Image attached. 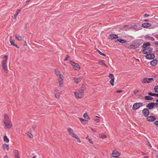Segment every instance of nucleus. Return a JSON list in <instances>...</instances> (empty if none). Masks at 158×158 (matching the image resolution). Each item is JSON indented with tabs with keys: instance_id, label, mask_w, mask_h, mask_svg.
Wrapping results in <instances>:
<instances>
[{
	"instance_id": "nucleus-1",
	"label": "nucleus",
	"mask_w": 158,
	"mask_h": 158,
	"mask_svg": "<svg viewBox=\"0 0 158 158\" xmlns=\"http://www.w3.org/2000/svg\"><path fill=\"white\" fill-rule=\"evenodd\" d=\"M3 122L6 128L10 129L12 127V125L11 121L6 114H4Z\"/></svg>"
},
{
	"instance_id": "nucleus-2",
	"label": "nucleus",
	"mask_w": 158,
	"mask_h": 158,
	"mask_svg": "<svg viewBox=\"0 0 158 158\" xmlns=\"http://www.w3.org/2000/svg\"><path fill=\"white\" fill-rule=\"evenodd\" d=\"M8 59V56L7 55H5L4 56L2 61V65L3 70L6 73L8 71L7 64Z\"/></svg>"
},
{
	"instance_id": "nucleus-3",
	"label": "nucleus",
	"mask_w": 158,
	"mask_h": 158,
	"mask_svg": "<svg viewBox=\"0 0 158 158\" xmlns=\"http://www.w3.org/2000/svg\"><path fill=\"white\" fill-rule=\"evenodd\" d=\"M75 95L77 98H82L84 97V92L82 90H78L74 93Z\"/></svg>"
},
{
	"instance_id": "nucleus-4",
	"label": "nucleus",
	"mask_w": 158,
	"mask_h": 158,
	"mask_svg": "<svg viewBox=\"0 0 158 158\" xmlns=\"http://www.w3.org/2000/svg\"><path fill=\"white\" fill-rule=\"evenodd\" d=\"M54 71L55 74H56L58 78V80H64V76L59 70L57 69H56Z\"/></svg>"
},
{
	"instance_id": "nucleus-5",
	"label": "nucleus",
	"mask_w": 158,
	"mask_h": 158,
	"mask_svg": "<svg viewBox=\"0 0 158 158\" xmlns=\"http://www.w3.org/2000/svg\"><path fill=\"white\" fill-rule=\"evenodd\" d=\"M143 103L141 102L135 103H134L132 106V109L136 110L143 106Z\"/></svg>"
},
{
	"instance_id": "nucleus-6",
	"label": "nucleus",
	"mask_w": 158,
	"mask_h": 158,
	"mask_svg": "<svg viewBox=\"0 0 158 158\" xmlns=\"http://www.w3.org/2000/svg\"><path fill=\"white\" fill-rule=\"evenodd\" d=\"M152 48L151 47H148L144 49L143 51V54H150L152 52Z\"/></svg>"
},
{
	"instance_id": "nucleus-7",
	"label": "nucleus",
	"mask_w": 158,
	"mask_h": 158,
	"mask_svg": "<svg viewBox=\"0 0 158 158\" xmlns=\"http://www.w3.org/2000/svg\"><path fill=\"white\" fill-rule=\"evenodd\" d=\"M108 77L109 79L111 80L110 81V83L112 86H113L114 85V77L113 74H109V75L108 76Z\"/></svg>"
},
{
	"instance_id": "nucleus-8",
	"label": "nucleus",
	"mask_w": 158,
	"mask_h": 158,
	"mask_svg": "<svg viewBox=\"0 0 158 158\" xmlns=\"http://www.w3.org/2000/svg\"><path fill=\"white\" fill-rule=\"evenodd\" d=\"M67 130L69 135L72 137H73L75 135H76V134L74 133L73 129L71 128L68 127L67 128Z\"/></svg>"
},
{
	"instance_id": "nucleus-9",
	"label": "nucleus",
	"mask_w": 158,
	"mask_h": 158,
	"mask_svg": "<svg viewBox=\"0 0 158 158\" xmlns=\"http://www.w3.org/2000/svg\"><path fill=\"white\" fill-rule=\"evenodd\" d=\"M145 57L146 59L149 60H151L155 58V55L153 54H147L145 56Z\"/></svg>"
},
{
	"instance_id": "nucleus-10",
	"label": "nucleus",
	"mask_w": 158,
	"mask_h": 158,
	"mask_svg": "<svg viewBox=\"0 0 158 158\" xmlns=\"http://www.w3.org/2000/svg\"><path fill=\"white\" fill-rule=\"evenodd\" d=\"M143 114L145 117H147L149 114V111L147 108H144L142 111Z\"/></svg>"
},
{
	"instance_id": "nucleus-11",
	"label": "nucleus",
	"mask_w": 158,
	"mask_h": 158,
	"mask_svg": "<svg viewBox=\"0 0 158 158\" xmlns=\"http://www.w3.org/2000/svg\"><path fill=\"white\" fill-rule=\"evenodd\" d=\"M73 138H74L76 143L77 144H79L81 142V141L78 136L76 134Z\"/></svg>"
},
{
	"instance_id": "nucleus-12",
	"label": "nucleus",
	"mask_w": 158,
	"mask_h": 158,
	"mask_svg": "<svg viewBox=\"0 0 158 158\" xmlns=\"http://www.w3.org/2000/svg\"><path fill=\"white\" fill-rule=\"evenodd\" d=\"M72 66H73V68L76 70H79L80 69V67L77 64H76L74 62H72L71 63Z\"/></svg>"
},
{
	"instance_id": "nucleus-13",
	"label": "nucleus",
	"mask_w": 158,
	"mask_h": 158,
	"mask_svg": "<svg viewBox=\"0 0 158 158\" xmlns=\"http://www.w3.org/2000/svg\"><path fill=\"white\" fill-rule=\"evenodd\" d=\"M112 155L113 157L117 158L120 156V154L117 151H114L112 153Z\"/></svg>"
},
{
	"instance_id": "nucleus-14",
	"label": "nucleus",
	"mask_w": 158,
	"mask_h": 158,
	"mask_svg": "<svg viewBox=\"0 0 158 158\" xmlns=\"http://www.w3.org/2000/svg\"><path fill=\"white\" fill-rule=\"evenodd\" d=\"M15 39L19 41H21L23 38V36L16 34L15 35Z\"/></svg>"
},
{
	"instance_id": "nucleus-15",
	"label": "nucleus",
	"mask_w": 158,
	"mask_h": 158,
	"mask_svg": "<svg viewBox=\"0 0 158 158\" xmlns=\"http://www.w3.org/2000/svg\"><path fill=\"white\" fill-rule=\"evenodd\" d=\"M155 105V103L154 102H151L148 103L147 106V107L149 109H152Z\"/></svg>"
},
{
	"instance_id": "nucleus-16",
	"label": "nucleus",
	"mask_w": 158,
	"mask_h": 158,
	"mask_svg": "<svg viewBox=\"0 0 158 158\" xmlns=\"http://www.w3.org/2000/svg\"><path fill=\"white\" fill-rule=\"evenodd\" d=\"M10 42L12 45L15 46V47L17 48H18V46H17V44H16L15 43V40H13L12 37V36H10Z\"/></svg>"
},
{
	"instance_id": "nucleus-17",
	"label": "nucleus",
	"mask_w": 158,
	"mask_h": 158,
	"mask_svg": "<svg viewBox=\"0 0 158 158\" xmlns=\"http://www.w3.org/2000/svg\"><path fill=\"white\" fill-rule=\"evenodd\" d=\"M151 24L149 23H144L141 25V26L143 28L149 27L151 26Z\"/></svg>"
},
{
	"instance_id": "nucleus-18",
	"label": "nucleus",
	"mask_w": 158,
	"mask_h": 158,
	"mask_svg": "<svg viewBox=\"0 0 158 158\" xmlns=\"http://www.w3.org/2000/svg\"><path fill=\"white\" fill-rule=\"evenodd\" d=\"M158 61L157 60L154 59L150 62V64L153 66L156 65L158 63Z\"/></svg>"
},
{
	"instance_id": "nucleus-19",
	"label": "nucleus",
	"mask_w": 158,
	"mask_h": 158,
	"mask_svg": "<svg viewBox=\"0 0 158 158\" xmlns=\"http://www.w3.org/2000/svg\"><path fill=\"white\" fill-rule=\"evenodd\" d=\"M81 77H74L73 78V80L74 81L75 83L77 84L81 81Z\"/></svg>"
},
{
	"instance_id": "nucleus-20",
	"label": "nucleus",
	"mask_w": 158,
	"mask_h": 158,
	"mask_svg": "<svg viewBox=\"0 0 158 158\" xmlns=\"http://www.w3.org/2000/svg\"><path fill=\"white\" fill-rule=\"evenodd\" d=\"M147 120L149 121H153L156 120V118L153 116L147 117Z\"/></svg>"
},
{
	"instance_id": "nucleus-21",
	"label": "nucleus",
	"mask_w": 158,
	"mask_h": 158,
	"mask_svg": "<svg viewBox=\"0 0 158 158\" xmlns=\"http://www.w3.org/2000/svg\"><path fill=\"white\" fill-rule=\"evenodd\" d=\"M117 38L118 36L115 34H111L109 36V38L111 39V40L116 39Z\"/></svg>"
},
{
	"instance_id": "nucleus-22",
	"label": "nucleus",
	"mask_w": 158,
	"mask_h": 158,
	"mask_svg": "<svg viewBox=\"0 0 158 158\" xmlns=\"http://www.w3.org/2000/svg\"><path fill=\"white\" fill-rule=\"evenodd\" d=\"M2 147L4 150H6L7 151L9 150V145L6 144H3L2 145Z\"/></svg>"
},
{
	"instance_id": "nucleus-23",
	"label": "nucleus",
	"mask_w": 158,
	"mask_h": 158,
	"mask_svg": "<svg viewBox=\"0 0 158 158\" xmlns=\"http://www.w3.org/2000/svg\"><path fill=\"white\" fill-rule=\"evenodd\" d=\"M63 80H58L59 86L60 87H62L63 86Z\"/></svg>"
},
{
	"instance_id": "nucleus-24",
	"label": "nucleus",
	"mask_w": 158,
	"mask_h": 158,
	"mask_svg": "<svg viewBox=\"0 0 158 158\" xmlns=\"http://www.w3.org/2000/svg\"><path fill=\"white\" fill-rule=\"evenodd\" d=\"M117 41L119 42L120 43L122 44L125 43L126 42V41L125 40H122V39H117V40L115 41V42H117Z\"/></svg>"
},
{
	"instance_id": "nucleus-25",
	"label": "nucleus",
	"mask_w": 158,
	"mask_h": 158,
	"mask_svg": "<svg viewBox=\"0 0 158 158\" xmlns=\"http://www.w3.org/2000/svg\"><path fill=\"white\" fill-rule=\"evenodd\" d=\"M21 12V10L19 9L17 10L16 13L14 15V17L15 18H16V17L18 15V14L20 13Z\"/></svg>"
},
{
	"instance_id": "nucleus-26",
	"label": "nucleus",
	"mask_w": 158,
	"mask_h": 158,
	"mask_svg": "<svg viewBox=\"0 0 158 158\" xmlns=\"http://www.w3.org/2000/svg\"><path fill=\"white\" fill-rule=\"evenodd\" d=\"M83 117L85 118L86 119V120L90 119V118L88 116V114L86 113H85L83 115Z\"/></svg>"
},
{
	"instance_id": "nucleus-27",
	"label": "nucleus",
	"mask_w": 158,
	"mask_h": 158,
	"mask_svg": "<svg viewBox=\"0 0 158 158\" xmlns=\"http://www.w3.org/2000/svg\"><path fill=\"white\" fill-rule=\"evenodd\" d=\"M153 98L149 96H146L144 98L145 100H151Z\"/></svg>"
},
{
	"instance_id": "nucleus-28",
	"label": "nucleus",
	"mask_w": 158,
	"mask_h": 158,
	"mask_svg": "<svg viewBox=\"0 0 158 158\" xmlns=\"http://www.w3.org/2000/svg\"><path fill=\"white\" fill-rule=\"evenodd\" d=\"M99 63L101 65H104L105 66H106V64H105L104 60H101L99 61Z\"/></svg>"
},
{
	"instance_id": "nucleus-29",
	"label": "nucleus",
	"mask_w": 158,
	"mask_h": 158,
	"mask_svg": "<svg viewBox=\"0 0 158 158\" xmlns=\"http://www.w3.org/2000/svg\"><path fill=\"white\" fill-rule=\"evenodd\" d=\"M4 141L6 143H8L9 142V139L6 135L4 137Z\"/></svg>"
},
{
	"instance_id": "nucleus-30",
	"label": "nucleus",
	"mask_w": 158,
	"mask_h": 158,
	"mask_svg": "<svg viewBox=\"0 0 158 158\" xmlns=\"http://www.w3.org/2000/svg\"><path fill=\"white\" fill-rule=\"evenodd\" d=\"M55 97L57 98H59L60 96V94L59 93H55Z\"/></svg>"
},
{
	"instance_id": "nucleus-31",
	"label": "nucleus",
	"mask_w": 158,
	"mask_h": 158,
	"mask_svg": "<svg viewBox=\"0 0 158 158\" xmlns=\"http://www.w3.org/2000/svg\"><path fill=\"white\" fill-rule=\"evenodd\" d=\"M150 45V44L149 43H146L143 44V48H145L147 47V46H149Z\"/></svg>"
},
{
	"instance_id": "nucleus-32",
	"label": "nucleus",
	"mask_w": 158,
	"mask_h": 158,
	"mask_svg": "<svg viewBox=\"0 0 158 158\" xmlns=\"http://www.w3.org/2000/svg\"><path fill=\"white\" fill-rule=\"evenodd\" d=\"M99 136L100 138L102 139H104L106 138V135L104 134H101L99 135Z\"/></svg>"
},
{
	"instance_id": "nucleus-33",
	"label": "nucleus",
	"mask_w": 158,
	"mask_h": 158,
	"mask_svg": "<svg viewBox=\"0 0 158 158\" xmlns=\"http://www.w3.org/2000/svg\"><path fill=\"white\" fill-rule=\"evenodd\" d=\"M14 153L15 154V158H16V156H19V152L17 150H15L14 151Z\"/></svg>"
},
{
	"instance_id": "nucleus-34",
	"label": "nucleus",
	"mask_w": 158,
	"mask_h": 158,
	"mask_svg": "<svg viewBox=\"0 0 158 158\" xmlns=\"http://www.w3.org/2000/svg\"><path fill=\"white\" fill-rule=\"evenodd\" d=\"M142 82L143 83H149V82H148V81H147V78H143V80H142Z\"/></svg>"
},
{
	"instance_id": "nucleus-35",
	"label": "nucleus",
	"mask_w": 158,
	"mask_h": 158,
	"mask_svg": "<svg viewBox=\"0 0 158 158\" xmlns=\"http://www.w3.org/2000/svg\"><path fill=\"white\" fill-rule=\"evenodd\" d=\"M97 51L98 52V53L101 55H102L103 56H106V55L102 53L98 49H97Z\"/></svg>"
},
{
	"instance_id": "nucleus-36",
	"label": "nucleus",
	"mask_w": 158,
	"mask_h": 158,
	"mask_svg": "<svg viewBox=\"0 0 158 158\" xmlns=\"http://www.w3.org/2000/svg\"><path fill=\"white\" fill-rule=\"evenodd\" d=\"M86 139L88 140V141L91 144H93V142L92 141V139H91V138H88V137L87 136L86 138Z\"/></svg>"
},
{
	"instance_id": "nucleus-37",
	"label": "nucleus",
	"mask_w": 158,
	"mask_h": 158,
	"mask_svg": "<svg viewBox=\"0 0 158 158\" xmlns=\"http://www.w3.org/2000/svg\"><path fill=\"white\" fill-rule=\"evenodd\" d=\"M147 81L149 82V83L153 81V79L152 78H147Z\"/></svg>"
},
{
	"instance_id": "nucleus-38",
	"label": "nucleus",
	"mask_w": 158,
	"mask_h": 158,
	"mask_svg": "<svg viewBox=\"0 0 158 158\" xmlns=\"http://www.w3.org/2000/svg\"><path fill=\"white\" fill-rule=\"evenodd\" d=\"M154 90L155 92L158 93V85L155 87L154 88Z\"/></svg>"
},
{
	"instance_id": "nucleus-39",
	"label": "nucleus",
	"mask_w": 158,
	"mask_h": 158,
	"mask_svg": "<svg viewBox=\"0 0 158 158\" xmlns=\"http://www.w3.org/2000/svg\"><path fill=\"white\" fill-rule=\"evenodd\" d=\"M27 135L30 138H33V135H32V134L31 133L28 132V133H27Z\"/></svg>"
},
{
	"instance_id": "nucleus-40",
	"label": "nucleus",
	"mask_w": 158,
	"mask_h": 158,
	"mask_svg": "<svg viewBox=\"0 0 158 158\" xmlns=\"http://www.w3.org/2000/svg\"><path fill=\"white\" fill-rule=\"evenodd\" d=\"M155 93H153L152 92H149L148 93V94L149 95L152 96H155Z\"/></svg>"
},
{
	"instance_id": "nucleus-41",
	"label": "nucleus",
	"mask_w": 158,
	"mask_h": 158,
	"mask_svg": "<svg viewBox=\"0 0 158 158\" xmlns=\"http://www.w3.org/2000/svg\"><path fill=\"white\" fill-rule=\"evenodd\" d=\"M69 56H68V55H67L66 56V58H65V59L64 60V61H66V60H68V58H69Z\"/></svg>"
},
{
	"instance_id": "nucleus-42",
	"label": "nucleus",
	"mask_w": 158,
	"mask_h": 158,
	"mask_svg": "<svg viewBox=\"0 0 158 158\" xmlns=\"http://www.w3.org/2000/svg\"><path fill=\"white\" fill-rule=\"evenodd\" d=\"M79 119L81 123H82L83 122H84L85 121V120L84 119H83L82 118H79Z\"/></svg>"
},
{
	"instance_id": "nucleus-43",
	"label": "nucleus",
	"mask_w": 158,
	"mask_h": 158,
	"mask_svg": "<svg viewBox=\"0 0 158 158\" xmlns=\"http://www.w3.org/2000/svg\"><path fill=\"white\" fill-rule=\"evenodd\" d=\"M154 124L156 126H158V121H156L154 122Z\"/></svg>"
},
{
	"instance_id": "nucleus-44",
	"label": "nucleus",
	"mask_w": 158,
	"mask_h": 158,
	"mask_svg": "<svg viewBox=\"0 0 158 158\" xmlns=\"http://www.w3.org/2000/svg\"><path fill=\"white\" fill-rule=\"evenodd\" d=\"M91 129L92 131L94 132H96V131L95 129L93 128H91Z\"/></svg>"
},
{
	"instance_id": "nucleus-45",
	"label": "nucleus",
	"mask_w": 158,
	"mask_h": 158,
	"mask_svg": "<svg viewBox=\"0 0 158 158\" xmlns=\"http://www.w3.org/2000/svg\"><path fill=\"white\" fill-rule=\"evenodd\" d=\"M149 16V15L147 14H145L144 15V16L145 17H148Z\"/></svg>"
},
{
	"instance_id": "nucleus-46",
	"label": "nucleus",
	"mask_w": 158,
	"mask_h": 158,
	"mask_svg": "<svg viewBox=\"0 0 158 158\" xmlns=\"http://www.w3.org/2000/svg\"><path fill=\"white\" fill-rule=\"evenodd\" d=\"M149 39H150V40H151L153 41V40H154V38L152 37H150Z\"/></svg>"
},
{
	"instance_id": "nucleus-47",
	"label": "nucleus",
	"mask_w": 158,
	"mask_h": 158,
	"mask_svg": "<svg viewBox=\"0 0 158 158\" xmlns=\"http://www.w3.org/2000/svg\"><path fill=\"white\" fill-rule=\"evenodd\" d=\"M122 92V90H117V93H121V92Z\"/></svg>"
},
{
	"instance_id": "nucleus-48",
	"label": "nucleus",
	"mask_w": 158,
	"mask_h": 158,
	"mask_svg": "<svg viewBox=\"0 0 158 158\" xmlns=\"http://www.w3.org/2000/svg\"><path fill=\"white\" fill-rule=\"evenodd\" d=\"M94 120L95 121H96L97 122H99V119H94Z\"/></svg>"
},
{
	"instance_id": "nucleus-49",
	"label": "nucleus",
	"mask_w": 158,
	"mask_h": 158,
	"mask_svg": "<svg viewBox=\"0 0 158 158\" xmlns=\"http://www.w3.org/2000/svg\"><path fill=\"white\" fill-rule=\"evenodd\" d=\"M155 96L158 97V94H155Z\"/></svg>"
},
{
	"instance_id": "nucleus-50",
	"label": "nucleus",
	"mask_w": 158,
	"mask_h": 158,
	"mask_svg": "<svg viewBox=\"0 0 158 158\" xmlns=\"http://www.w3.org/2000/svg\"><path fill=\"white\" fill-rule=\"evenodd\" d=\"M144 21H145V22H148V19H144Z\"/></svg>"
},
{
	"instance_id": "nucleus-51",
	"label": "nucleus",
	"mask_w": 158,
	"mask_h": 158,
	"mask_svg": "<svg viewBox=\"0 0 158 158\" xmlns=\"http://www.w3.org/2000/svg\"><path fill=\"white\" fill-rule=\"evenodd\" d=\"M4 158H8V156H5L4 157Z\"/></svg>"
},
{
	"instance_id": "nucleus-52",
	"label": "nucleus",
	"mask_w": 158,
	"mask_h": 158,
	"mask_svg": "<svg viewBox=\"0 0 158 158\" xmlns=\"http://www.w3.org/2000/svg\"><path fill=\"white\" fill-rule=\"evenodd\" d=\"M155 103V105L158 106V102H156Z\"/></svg>"
},
{
	"instance_id": "nucleus-53",
	"label": "nucleus",
	"mask_w": 158,
	"mask_h": 158,
	"mask_svg": "<svg viewBox=\"0 0 158 158\" xmlns=\"http://www.w3.org/2000/svg\"><path fill=\"white\" fill-rule=\"evenodd\" d=\"M30 0H28V1H26V2L27 3H28L30 2Z\"/></svg>"
},
{
	"instance_id": "nucleus-54",
	"label": "nucleus",
	"mask_w": 158,
	"mask_h": 158,
	"mask_svg": "<svg viewBox=\"0 0 158 158\" xmlns=\"http://www.w3.org/2000/svg\"><path fill=\"white\" fill-rule=\"evenodd\" d=\"M156 44L157 45H158V42H157L156 43Z\"/></svg>"
},
{
	"instance_id": "nucleus-55",
	"label": "nucleus",
	"mask_w": 158,
	"mask_h": 158,
	"mask_svg": "<svg viewBox=\"0 0 158 158\" xmlns=\"http://www.w3.org/2000/svg\"><path fill=\"white\" fill-rule=\"evenodd\" d=\"M33 158H36V157L35 156H33Z\"/></svg>"
},
{
	"instance_id": "nucleus-56",
	"label": "nucleus",
	"mask_w": 158,
	"mask_h": 158,
	"mask_svg": "<svg viewBox=\"0 0 158 158\" xmlns=\"http://www.w3.org/2000/svg\"><path fill=\"white\" fill-rule=\"evenodd\" d=\"M156 101L158 102V99L156 100Z\"/></svg>"
},
{
	"instance_id": "nucleus-57",
	"label": "nucleus",
	"mask_w": 158,
	"mask_h": 158,
	"mask_svg": "<svg viewBox=\"0 0 158 158\" xmlns=\"http://www.w3.org/2000/svg\"><path fill=\"white\" fill-rule=\"evenodd\" d=\"M144 158H147V156H145V157H144Z\"/></svg>"
},
{
	"instance_id": "nucleus-58",
	"label": "nucleus",
	"mask_w": 158,
	"mask_h": 158,
	"mask_svg": "<svg viewBox=\"0 0 158 158\" xmlns=\"http://www.w3.org/2000/svg\"><path fill=\"white\" fill-rule=\"evenodd\" d=\"M149 145H150L151 146L150 143H149Z\"/></svg>"
},
{
	"instance_id": "nucleus-59",
	"label": "nucleus",
	"mask_w": 158,
	"mask_h": 158,
	"mask_svg": "<svg viewBox=\"0 0 158 158\" xmlns=\"http://www.w3.org/2000/svg\"><path fill=\"white\" fill-rule=\"evenodd\" d=\"M148 35H146V37L147 38V37H148Z\"/></svg>"
},
{
	"instance_id": "nucleus-60",
	"label": "nucleus",
	"mask_w": 158,
	"mask_h": 158,
	"mask_svg": "<svg viewBox=\"0 0 158 158\" xmlns=\"http://www.w3.org/2000/svg\"><path fill=\"white\" fill-rule=\"evenodd\" d=\"M27 43L26 42V41H25V43L26 44Z\"/></svg>"
},
{
	"instance_id": "nucleus-61",
	"label": "nucleus",
	"mask_w": 158,
	"mask_h": 158,
	"mask_svg": "<svg viewBox=\"0 0 158 158\" xmlns=\"http://www.w3.org/2000/svg\"><path fill=\"white\" fill-rule=\"evenodd\" d=\"M96 117H97L99 118V117H98V116H96Z\"/></svg>"
}]
</instances>
